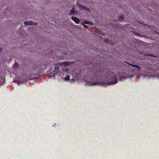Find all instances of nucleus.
I'll return each instance as SVG.
<instances>
[{
    "mask_svg": "<svg viewBox=\"0 0 159 159\" xmlns=\"http://www.w3.org/2000/svg\"><path fill=\"white\" fill-rule=\"evenodd\" d=\"M110 81L107 83H102V84H107L110 85L114 84H116L118 82L117 76L115 75H112L111 76L110 78Z\"/></svg>",
    "mask_w": 159,
    "mask_h": 159,
    "instance_id": "nucleus-1",
    "label": "nucleus"
},
{
    "mask_svg": "<svg viewBox=\"0 0 159 159\" xmlns=\"http://www.w3.org/2000/svg\"><path fill=\"white\" fill-rule=\"evenodd\" d=\"M70 64V62L67 61H65L61 63H59L55 65V70L58 69L60 66H67Z\"/></svg>",
    "mask_w": 159,
    "mask_h": 159,
    "instance_id": "nucleus-2",
    "label": "nucleus"
},
{
    "mask_svg": "<svg viewBox=\"0 0 159 159\" xmlns=\"http://www.w3.org/2000/svg\"><path fill=\"white\" fill-rule=\"evenodd\" d=\"M48 62L46 60H44L40 63L39 67L40 68H45L48 66Z\"/></svg>",
    "mask_w": 159,
    "mask_h": 159,
    "instance_id": "nucleus-3",
    "label": "nucleus"
},
{
    "mask_svg": "<svg viewBox=\"0 0 159 159\" xmlns=\"http://www.w3.org/2000/svg\"><path fill=\"white\" fill-rule=\"evenodd\" d=\"M125 62L132 66L134 68L136 69L138 71H140L141 69V67L138 65L136 64L135 63H129L125 61Z\"/></svg>",
    "mask_w": 159,
    "mask_h": 159,
    "instance_id": "nucleus-4",
    "label": "nucleus"
},
{
    "mask_svg": "<svg viewBox=\"0 0 159 159\" xmlns=\"http://www.w3.org/2000/svg\"><path fill=\"white\" fill-rule=\"evenodd\" d=\"M77 4L79 6V7L81 8L82 9L86 10L87 11H89V12H91L90 11V9L89 8L86 7V6H84L82 5H80V3H79L78 2H77Z\"/></svg>",
    "mask_w": 159,
    "mask_h": 159,
    "instance_id": "nucleus-5",
    "label": "nucleus"
},
{
    "mask_svg": "<svg viewBox=\"0 0 159 159\" xmlns=\"http://www.w3.org/2000/svg\"><path fill=\"white\" fill-rule=\"evenodd\" d=\"M71 19L76 23L79 24L80 22V20L77 17L74 16H71Z\"/></svg>",
    "mask_w": 159,
    "mask_h": 159,
    "instance_id": "nucleus-6",
    "label": "nucleus"
},
{
    "mask_svg": "<svg viewBox=\"0 0 159 159\" xmlns=\"http://www.w3.org/2000/svg\"><path fill=\"white\" fill-rule=\"evenodd\" d=\"M132 32L134 34V35H136L137 36H140L141 37H144L146 38H148V37H147L146 36H145V35H142L141 34H139V33H138L137 32H136L135 31H133Z\"/></svg>",
    "mask_w": 159,
    "mask_h": 159,
    "instance_id": "nucleus-7",
    "label": "nucleus"
},
{
    "mask_svg": "<svg viewBox=\"0 0 159 159\" xmlns=\"http://www.w3.org/2000/svg\"><path fill=\"white\" fill-rule=\"evenodd\" d=\"M77 11H75V9L73 8L71 10L70 14V15H74L75 14H77Z\"/></svg>",
    "mask_w": 159,
    "mask_h": 159,
    "instance_id": "nucleus-8",
    "label": "nucleus"
},
{
    "mask_svg": "<svg viewBox=\"0 0 159 159\" xmlns=\"http://www.w3.org/2000/svg\"><path fill=\"white\" fill-rule=\"evenodd\" d=\"M98 83H97L96 82H87V84L89 86H94V85L98 84Z\"/></svg>",
    "mask_w": 159,
    "mask_h": 159,
    "instance_id": "nucleus-9",
    "label": "nucleus"
},
{
    "mask_svg": "<svg viewBox=\"0 0 159 159\" xmlns=\"http://www.w3.org/2000/svg\"><path fill=\"white\" fill-rule=\"evenodd\" d=\"M125 15L123 14H121V15L119 16V18L118 20L119 21H122L124 19Z\"/></svg>",
    "mask_w": 159,
    "mask_h": 159,
    "instance_id": "nucleus-10",
    "label": "nucleus"
},
{
    "mask_svg": "<svg viewBox=\"0 0 159 159\" xmlns=\"http://www.w3.org/2000/svg\"><path fill=\"white\" fill-rule=\"evenodd\" d=\"M34 22L32 21H26L24 22V24L26 25H34Z\"/></svg>",
    "mask_w": 159,
    "mask_h": 159,
    "instance_id": "nucleus-11",
    "label": "nucleus"
},
{
    "mask_svg": "<svg viewBox=\"0 0 159 159\" xmlns=\"http://www.w3.org/2000/svg\"><path fill=\"white\" fill-rule=\"evenodd\" d=\"M103 40L105 43H106L109 44H111L112 43V42L110 40H107V39H104Z\"/></svg>",
    "mask_w": 159,
    "mask_h": 159,
    "instance_id": "nucleus-12",
    "label": "nucleus"
},
{
    "mask_svg": "<svg viewBox=\"0 0 159 159\" xmlns=\"http://www.w3.org/2000/svg\"><path fill=\"white\" fill-rule=\"evenodd\" d=\"M156 61H157V60H154V62H155ZM158 61V62H157V64L156 65H153L152 66L153 67H155L157 68H159V60H157Z\"/></svg>",
    "mask_w": 159,
    "mask_h": 159,
    "instance_id": "nucleus-13",
    "label": "nucleus"
},
{
    "mask_svg": "<svg viewBox=\"0 0 159 159\" xmlns=\"http://www.w3.org/2000/svg\"><path fill=\"white\" fill-rule=\"evenodd\" d=\"M146 68H148V69L150 70H152V67H149V66L148 65H147L146 66Z\"/></svg>",
    "mask_w": 159,
    "mask_h": 159,
    "instance_id": "nucleus-14",
    "label": "nucleus"
},
{
    "mask_svg": "<svg viewBox=\"0 0 159 159\" xmlns=\"http://www.w3.org/2000/svg\"><path fill=\"white\" fill-rule=\"evenodd\" d=\"M85 23H84V21H83L82 22V23H81V25L83 26H84L85 28H87L88 29V26H86V25H84Z\"/></svg>",
    "mask_w": 159,
    "mask_h": 159,
    "instance_id": "nucleus-15",
    "label": "nucleus"
},
{
    "mask_svg": "<svg viewBox=\"0 0 159 159\" xmlns=\"http://www.w3.org/2000/svg\"><path fill=\"white\" fill-rule=\"evenodd\" d=\"M69 79H70V77L69 76H67L65 79V80L67 81L69 80Z\"/></svg>",
    "mask_w": 159,
    "mask_h": 159,
    "instance_id": "nucleus-16",
    "label": "nucleus"
},
{
    "mask_svg": "<svg viewBox=\"0 0 159 159\" xmlns=\"http://www.w3.org/2000/svg\"><path fill=\"white\" fill-rule=\"evenodd\" d=\"M15 66L16 67H17L19 66V64L17 62H15Z\"/></svg>",
    "mask_w": 159,
    "mask_h": 159,
    "instance_id": "nucleus-17",
    "label": "nucleus"
},
{
    "mask_svg": "<svg viewBox=\"0 0 159 159\" xmlns=\"http://www.w3.org/2000/svg\"><path fill=\"white\" fill-rule=\"evenodd\" d=\"M84 23L85 24H89V21L86 20V21H84Z\"/></svg>",
    "mask_w": 159,
    "mask_h": 159,
    "instance_id": "nucleus-18",
    "label": "nucleus"
},
{
    "mask_svg": "<svg viewBox=\"0 0 159 159\" xmlns=\"http://www.w3.org/2000/svg\"><path fill=\"white\" fill-rule=\"evenodd\" d=\"M5 79H4L3 80V81L2 82V83H1V82H0V85L1 84H3L4 82H5V81H4V80Z\"/></svg>",
    "mask_w": 159,
    "mask_h": 159,
    "instance_id": "nucleus-19",
    "label": "nucleus"
},
{
    "mask_svg": "<svg viewBox=\"0 0 159 159\" xmlns=\"http://www.w3.org/2000/svg\"><path fill=\"white\" fill-rule=\"evenodd\" d=\"M145 55V56H151L152 55L150 54H146Z\"/></svg>",
    "mask_w": 159,
    "mask_h": 159,
    "instance_id": "nucleus-20",
    "label": "nucleus"
},
{
    "mask_svg": "<svg viewBox=\"0 0 159 159\" xmlns=\"http://www.w3.org/2000/svg\"><path fill=\"white\" fill-rule=\"evenodd\" d=\"M140 23H141V24H143V25H146V26H148V25H145V24H144V23H143L140 22Z\"/></svg>",
    "mask_w": 159,
    "mask_h": 159,
    "instance_id": "nucleus-21",
    "label": "nucleus"
},
{
    "mask_svg": "<svg viewBox=\"0 0 159 159\" xmlns=\"http://www.w3.org/2000/svg\"><path fill=\"white\" fill-rule=\"evenodd\" d=\"M3 49V48H0V52H1Z\"/></svg>",
    "mask_w": 159,
    "mask_h": 159,
    "instance_id": "nucleus-22",
    "label": "nucleus"
},
{
    "mask_svg": "<svg viewBox=\"0 0 159 159\" xmlns=\"http://www.w3.org/2000/svg\"><path fill=\"white\" fill-rule=\"evenodd\" d=\"M69 70V68H66V71H68Z\"/></svg>",
    "mask_w": 159,
    "mask_h": 159,
    "instance_id": "nucleus-23",
    "label": "nucleus"
},
{
    "mask_svg": "<svg viewBox=\"0 0 159 159\" xmlns=\"http://www.w3.org/2000/svg\"><path fill=\"white\" fill-rule=\"evenodd\" d=\"M34 25H38V23H35L34 24Z\"/></svg>",
    "mask_w": 159,
    "mask_h": 159,
    "instance_id": "nucleus-24",
    "label": "nucleus"
},
{
    "mask_svg": "<svg viewBox=\"0 0 159 159\" xmlns=\"http://www.w3.org/2000/svg\"><path fill=\"white\" fill-rule=\"evenodd\" d=\"M89 24H90L92 25L93 24L92 23V22H90V21H89Z\"/></svg>",
    "mask_w": 159,
    "mask_h": 159,
    "instance_id": "nucleus-25",
    "label": "nucleus"
}]
</instances>
